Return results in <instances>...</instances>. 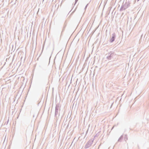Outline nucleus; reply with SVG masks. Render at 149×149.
<instances>
[{
    "mask_svg": "<svg viewBox=\"0 0 149 149\" xmlns=\"http://www.w3.org/2000/svg\"><path fill=\"white\" fill-rule=\"evenodd\" d=\"M130 3L129 1H126L125 4H124L123 2L120 9V11H122L123 10H125L130 6Z\"/></svg>",
    "mask_w": 149,
    "mask_h": 149,
    "instance_id": "nucleus-1",
    "label": "nucleus"
},
{
    "mask_svg": "<svg viewBox=\"0 0 149 149\" xmlns=\"http://www.w3.org/2000/svg\"><path fill=\"white\" fill-rule=\"evenodd\" d=\"M60 107L61 106L59 104H57L55 107V117L57 118V115H58V116H59V113L58 111L59 110H60Z\"/></svg>",
    "mask_w": 149,
    "mask_h": 149,
    "instance_id": "nucleus-2",
    "label": "nucleus"
},
{
    "mask_svg": "<svg viewBox=\"0 0 149 149\" xmlns=\"http://www.w3.org/2000/svg\"><path fill=\"white\" fill-rule=\"evenodd\" d=\"M106 55L107 56L106 57L107 59L110 60L114 56L115 54L112 52H110L109 53L107 54Z\"/></svg>",
    "mask_w": 149,
    "mask_h": 149,
    "instance_id": "nucleus-3",
    "label": "nucleus"
},
{
    "mask_svg": "<svg viewBox=\"0 0 149 149\" xmlns=\"http://www.w3.org/2000/svg\"><path fill=\"white\" fill-rule=\"evenodd\" d=\"M93 141V139H90L88 142L86 143L85 146V148L86 149L89 148L91 146Z\"/></svg>",
    "mask_w": 149,
    "mask_h": 149,
    "instance_id": "nucleus-4",
    "label": "nucleus"
},
{
    "mask_svg": "<svg viewBox=\"0 0 149 149\" xmlns=\"http://www.w3.org/2000/svg\"><path fill=\"white\" fill-rule=\"evenodd\" d=\"M116 37V35L115 33H113L111 37H110V39L109 40V42L112 43L113 42L115 39Z\"/></svg>",
    "mask_w": 149,
    "mask_h": 149,
    "instance_id": "nucleus-5",
    "label": "nucleus"
},
{
    "mask_svg": "<svg viewBox=\"0 0 149 149\" xmlns=\"http://www.w3.org/2000/svg\"><path fill=\"white\" fill-rule=\"evenodd\" d=\"M123 139V135H122L120 136L119 137V139L118 140V142H121L122 141V139Z\"/></svg>",
    "mask_w": 149,
    "mask_h": 149,
    "instance_id": "nucleus-6",
    "label": "nucleus"
},
{
    "mask_svg": "<svg viewBox=\"0 0 149 149\" xmlns=\"http://www.w3.org/2000/svg\"><path fill=\"white\" fill-rule=\"evenodd\" d=\"M66 24L65 22L64 24V26H63V29L62 31V32L64 31V29L65 28L66 26Z\"/></svg>",
    "mask_w": 149,
    "mask_h": 149,
    "instance_id": "nucleus-7",
    "label": "nucleus"
},
{
    "mask_svg": "<svg viewBox=\"0 0 149 149\" xmlns=\"http://www.w3.org/2000/svg\"><path fill=\"white\" fill-rule=\"evenodd\" d=\"M127 134H125L124 137V139L125 140V141H126L128 139V138L127 137Z\"/></svg>",
    "mask_w": 149,
    "mask_h": 149,
    "instance_id": "nucleus-8",
    "label": "nucleus"
},
{
    "mask_svg": "<svg viewBox=\"0 0 149 149\" xmlns=\"http://www.w3.org/2000/svg\"><path fill=\"white\" fill-rule=\"evenodd\" d=\"M78 0H75V2L74 4V5H75L76 4V3H77Z\"/></svg>",
    "mask_w": 149,
    "mask_h": 149,
    "instance_id": "nucleus-9",
    "label": "nucleus"
},
{
    "mask_svg": "<svg viewBox=\"0 0 149 149\" xmlns=\"http://www.w3.org/2000/svg\"><path fill=\"white\" fill-rule=\"evenodd\" d=\"M88 3L86 5V6H85V8H84V9H85V10H86V8H87V6H88Z\"/></svg>",
    "mask_w": 149,
    "mask_h": 149,
    "instance_id": "nucleus-10",
    "label": "nucleus"
},
{
    "mask_svg": "<svg viewBox=\"0 0 149 149\" xmlns=\"http://www.w3.org/2000/svg\"><path fill=\"white\" fill-rule=\"evenodd\" d=\"M44 44L43 45V47H42V52H43V50L44 48Z\"/></svg>",
    "mask_w": 149,
    "mask_h": 149,
    "instance_id": "nucleus-11",
    "label": "nucleus"
},
{
    "mask_svg": "<svg viewBox=\"0 0 149 149\" xmlns=\"http://www.w3.org/2000/svg\"><path fill=\"white\" fill-rule=\"evenodd\" d=\"M76 8H75V10H74V11H73L72 13H73L74 12V11L75 10H76Z\"/></svg>",
    "mask_w": 149,
    "mask_h": 149,
    "instance_id": "nucleus-12",
    "label": "nucleus"
},
{
    "mask_svg": "<svg viewBox=\"0 0 149 149\" xmlns=\"http://www.w3.org/2000/svg\"><path fill=\"white\" fill-rule=\"evenodd\" d=\"M88 132V130H87V131L86 132V135L87 134Z\"/></svg>",
    "mask_w": 149,
    "mask_h": 149,
    "instance_id": "nucleus-13",
    "label": "nucleus"
},
{
    "mask_svg": "<svg viewBox=\"0 0 149 149\" xmlns=\"http://www.w3.org/2000/svg\"><path fill=\"white\" fill-rule=\"evenodd\" d=\"M74 140L73 141H72V143H71V146L73 144V142H74Z\"/></svg>",
    "mask_w": 149,
    "mask_h": 149,
    "instance_id": "nucleus-14",
    "label": "nucleus"
},
{
    "mask_svg": "<svg viewBox=\"0 0 149 149\" xmlns=\"http://www.w3.org/2000/svg\"><path fill=\"white\" fill-rule=\"evenodd\" d=\"M113 103L111 104V107H110L111 108L112 107V105H113Z\"/></svg>",
    "mask_w": 149,
    "mask_h": 149,
    "instance_id": "nucleus-15",
    "label": "nucleus"
},
{
    "mask_svg": "<svg viewBox=\"0 0 149 149\" xmlns=\"http://www.w3.org/2000/svg\"><path fill=\"white\" fill-rule=\"evenodd\" d=\"M8 121H9V119L8 120V121H7V124L8 123Z\"/></svg>",
    "mask_w": 149,
    "mask_h": 149,
    "instance_id": "nucleus-16",
    "label": "nucleus"
},
{
    "mask_svg": "<svg viewBox=\"0 0 149 149\" xmlns=\"http://www.w3.org/2000/svg\"><path fill=\"white\" fill-rule=\"evenodd\" d=\"M140 0H137V1L138 2ZM136 1V0H135V1Z\"/></svg>",
    "mask_w": 149,
    "mask_h": 149,
    "instance_id": "nucleus-17",
    "label": "nucleus"
},
{
    "mask_svg": "<svg viewBox=\"0 0 149 149\" xmlns=\"http://www.w3.org/2000/svg\"><path fill=\"white\" fill-rule=\"evenodd\" d=\"M97 134H96V135L95 136H95H97Z\"/></svg>",
    "mask_w": 149,
    "mask_h": 149,
    "instance_id": "nucleus-18",
    "label": "nucleus"
},
{
    "mask_svg": "<svg viewBox=\"0 0 149 149\" xmlns=\"http://www.w3.org/2000/svg\"><path fill=\"white\" fill-rule=\"evenodd\" d=\"M113 128V127L112 128V129Z\"/></svg>",
    "mask_w": 149,
    "mask_h": 149,
    "instance_id": "nucleus-19",
    "label": "nucleus"
}]
</instances>
